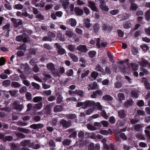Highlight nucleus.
I'll return each mask as SVG.
<instances>
[{
    "instance_id": "1",
    "label": "nucleus",
    "mask_w": 150,
    "mask_h": 150,
    "mask_svg": "<svg viewBox=\"0 0 150 150\" xmlns=\"http://www.w3.org/2000/svg\"><path fill=\"white\" fill-rule=\"evenodd\" d=\"M54 45L55 46L57 50V54L59 55H63L66 54V52L64 49L63 48L62 46L60 44L56 43Z\"/></svg>"
},
{
    "instance_id": "2",
    "label": "nucleus",
    "mask_w": 150,
    "mask_h": 150,
    "mask_svg": "<svg viewBox=\"0 0 150 150\" xmlns=\"http://www.w3.org/2000/svg\"><path fill=\"white\" fill-rule=\"evenodd\" d=\"M13 107L14 110L20 111L23 108L24 106L23 104H20L18 101L15 100L13 103Z\"/></svg>"
},
{
    "instance_id": "3",
    "label": "nucleus",
    "mask_w": 150,
    "mask_h": 150,
    "mask_svg": "<svg viewBox=\"0 0 150 150\" xmlns=\"http://www.w3.org/2000/svg\"><path fill=\"white\" fill-rule=\"evenodd\" d=\"M59 124L63 128H67L71 126L72 122L70 120L67 121L64 119H62L59 121Z\"/></svg>"
},
{
    "instance_id": "4",
    "label": "nucleus",
    "mask_w": 150,
    "mask_h": 150,
    "mask_svg": "<svg viewBox=\"0 0 150 150\" xmlns=\"http://www.w3.org/2000/svg\"><path fill=\"white\" fill-rule=\"evenodd\" d=\"M101 26L103 30L107 33H110L112 30V27L110 26L106 23H102Z\"/></svg>"
},
{
    "instance_id": "5",
    "label": "nucleus",
    "mask_w": 150,
    "mask_h": 150,
    "mask_svg": "<svg viewBox=\"0 0 150 150\" xmlns=\"http://www.w3.org/2000/svg\"><path fill=\"white\" fill-rule=\"evenodd\" d=\"M100 25L98 23L93 25L91 28L93 33L97 34L100 31Z\"/></svg>"
},
{
    "instance_id": "6",
    "label": "nucleus",
    "mask_w": 150,
    "mask_h": 150,
    "mask_svg": "<svg viewBox=\"0 0 150 150\" xmlns=\"http://www.w3.org/2000/svg\"><path fill=\"white\" fill-rule=\"evenodd\" d=\"M85 105L82 108L85 109L87 107H93L95 105L96 103L95 102L92 100H87L84 101Z\"/></svg>"
},
{
    "instance_id": "7",
    "label": "nucleus",
    "mask_w": 150,
    "mask_h": 150,
    "mask_svg": "<svg viewBox=\"0 0 150 150\" xmlns=\"http://www.w3.org/2000/svg\"><path fill=\"white\" fill-rule=\"evenodd\" d=\"M76 49L81 53L87 52L88 50L86 45H80L76 47Z\"/></svg>"
},
{
    "instance_id": "8",
    "label": "nucleus",
    "mask_w": 150,
    "mask_h": 150,
    "mask_svg": "<svg viewBox=\"0 0 150 150\" xmlns=\"http://www.w3.org/2000/svg\"><path fill=\"white\" fill-rule=\"evenodd\" d=\"M11 20L14 24V26L16 27H18L20 25L22 24V21L21 19H16L14 18H12L11 19Z\"/></svg>"
},
{
    "instance_id": "9",
    "label": "nucleus",
    "mask_w": 150,
    "mask_h": 150,
    "mask_svg": "<svg viewBox=\"0 0 150 150\" xmlns=\"http://www.w3.org/2000/svg\"><path fill=\"white\" fill-rule=\"evenodd\" d=\"M99 6L100 9L103 11H108L109 10L108 6L106 5L105 2L103 0H102L100 1Z\"/></svg>"
},
{
    "instance_id": "10",
    "label": "nucleus",
    "mask_w": 150,
    "mask_h": 150,
    "mask_svg": "<svg viewBox=\"0 0 150 150\" xmlns=\"http://www.w3.org/2000/svg\"><path fill=\"white\" fill-rule=\"evenodd\" d=\"M88 6L90 7L91 9L93 11H98V8L96 7V4L94 2L89 1L88 2Z\"/></svg>"
},
{
    "instance_id": "11",
    "label": "nucleus",
    "mask_w": 150,
    "mask_h": 150,
    "mask_svg": "<svg viewBox=\"0 0 150 150\" xmlns=\"http://www.w3.org/2000/svg\"><path fill=\"white\" fill-rule=\"evenodd\" d=\"M103 92L102 90H97L95 91H93V93L91 96L92 98H97V95L101 96L102 95Z\"/></svg>"
},
{
    "instance_id": "12",
    "label": "nucleus",
    "mask_w": 150,
    "mask_h": 150,
    "mask_svg": "<svg viewBox=\"0 0 150 150\" xmlns=\"http://www.w3.org/2000/svg\"><path fill=\"white\" fill-rule=\"evenodd\" d=\"M10 27V24L9 23H7L4 25L2 29L6 31V37H8L9 36V33L10 31L9 29Z\"/></svg>"
},
{
    "instance_id": "13",
    "label": "nucleus",
    "mask_w": 150,
    "mask_h": 150,
    "mask_svg": "<svg viewBox=\"0 0 150 150\" xmlns=\"http://www.w3.org/2000/svg\"><path fill=\"white\" fill-rule=\"evenodd\" d=\"M43 104L42 102H40L38 103L35 104L32 108V110L34 111H36L40 110Z\"/></svg>"
},
{
    "instance_id": "14",
    "label": "nucleus",
    "mask_w": 150,
    "mask_h": 150,
    "mask_svg": "<svg viewBox=\"0 0 150 150\" xmlns=\"http://www.w3.org/2000/svg\"><path fill=\"white\" fill-rule=\"evenodd\" d=\"M13 139L12 136H5L2 134L1 133V139H2L4 141L6 142L7 141H11Z\"/></svg>"
},
{
    "instance_id": "15",
    "label": "nucleus",
    "mask_w": 150,
    "mask_h": 150,
    "mask_svg": "<svg viewBox=\"0 0 150 150\" xmlns=\"http://www.w3.org/2000/svg\"><path fill=\"white\" fill-rule=\"evenodd\" d=\"M74 12L77 16H81L83 13V11L79 7H75L74 9Z\"/></svg>"
},
{
    "instance_id": "16",
    "label": "nucleus",
    "mask_w": 150,
    "mask_h": 150,
    "mask_svg": "<svg viewBox=\"0 0 150 150\" xmlns=\"http://www.w3.org/2000/svg\"><path fill=\"white\" fill-rule=\"evenodd\" d=\"M44 127L43 124L39 123L38 124H33L30 126V127L31 128L36 129H40Z\"/></svg>"
},
{
    "instance_id": "17",
    "label": "nucleus",
    "mask_w": 150,
    "mask_h": 150,
    "mask_svg": "<svg viewBox=\"0 0 150 150\" xmlns=\"http://www.w3.org/2000/svg\"><path fill=\"white\" fill-rule=\"evenodd\" d=\"M65 34L69 38H75L76 37V35L71 31L67 30L65 31Z\"/></svg>"
},
{
    "instance_id": "18",
    "label": "nucleus",
    "mask_w": 150,
    "mask_h": 150,
    "mask_svg": "<svg viewBox=\"0 0 150 150\" xmlns=\"http://www.w3.org/2000/svg\"><path fill=\"white\" fill-rule=\"evenodd\" d=\"M139 63L142 67H145L148 64V61L144 58L141 59V60L139 61Z\"/></svg>"
},
{
    "instance_id": "19",
    "label": "nucleus",
    "mask_w": 150,
    "mask_h": 150,
    "mask_svg": "<svg viewBox=\"0 0 150 150\" xmlns=\"http://www.w3.org/2000/svg\"><path fill=\"white\" fill-rule=\"evenodd\" d=\"M119 116L121 119L125 118L126 116L125 111V110L122 109L119 110L118 112Z\"/></svg>"
},
{
    "instance_id": "20",
    "label": "nucleus",
    "mask_w": 150,
    "mask_h": 150,
    "mask_svg": "<svg viewBox=\"0 0 150 150\" xmlns=\"http://www.w3.org/2000/svg\"><path fill=\"white\" fill-rule=\"evenodd\" d=\"M63 110V108L62 105H56L54 108V111L55 112H57L62 111Z\"/></svg>"
},
{
    "instance_id": "21",
    "label": "nucleus",
    "mask_w": 150,
    "mask_h": 150,
    "mask_svg": "<svg viewBox=\"0 0 150 150\" xmlns=\"http://www.w3.org/2000/svg\"><path fill=\"white\" fill-rule=\"evenodd\" d=\"M90 19L88 18L85 19L83 23L84 26H85L87 28H90L91 25V24L90 23Z\"/></svg>"
},
{
    "instance_id": "22",
    "label": "nucleus",
    "mask_w": 150,
    "mask_h": 150,
    "mask_svg": "<svg viewBox=\"0 0 150 150\" xmlns=\"http://www.w3.org/2000/svg\"><path fill=\"white\" fill-rule=\"evenodd\" d=\"M68 55L73 62H76L78 61V59L77 57L74 54L71 53H69Z\"/></svg>"
},
{
    "instance_id": "23",
    "label": "nucleus",
    "mask_w": 150,
    "mask_h": 150,
    "mask_svg": "<svg viewBox=\"0 0 150 150\" xmlns=\"http://www.w3.org/2000/svg\"><path fill=\"white\" fill-rule=\"evenodd\" d=\"M138 6L135 3H132L129 8L130 10L136 11L138 8Z\"/></svg>"
},
{
    "instance_id": "24",
    "label": "nucleus",
    "mask_w": 150,
    "mask_h": 150,
    "mask_svg": "<svg viewBox=\"0 0 150 150\" xmlns=\"http://www.w3.org/2000/svg\"><path fill=\"white\" fill-rule=\"evenodd\" d=\"M143 125V124H140L135 125L134 127V129L136 131L139 132L142 130Z\"/></svg>"
},
{
    "instance_id": "25",
    "label": "nucleus",
    "mask_w": 150,
    "mask_h": 150,
    "mask_svg": "<svg viewBox=\"0 0 150 150\" xmlns=\"http://www.w3.org/2000/svg\"><path fill=\"white\" fill-rule=\"evenodd\" d=\"M53 103H50L49 104L47 105L46 107H45V110H46V112L47 113H50V111L52 109V108L53 106Z\"/></svg>"
},
{
    "instance_id": "26",
    "label": "nucleus",
    "mask_w": 150,
    "mask_h": 150,
    "mask_svg": "<svg viewBox=\"0 0 150 150\" xmlns=\"http://www.w3.org/2000/svg\"><path fill=\"white\" fill-rule=\"evenodd\" d=\"M47 67L49 70L51 71H54L55 68L54 64L52 63H50L47 64Z\"/></svg>"
},
{
    "instance_id": "27",
    "label": "nucleus",
    "mask_w": 150,
    "mask_h": 150,
    "mask_svg": "<svg viewBox=\"0 0 150 150\" xmlns=\"http://www.w3.org/2000/svg\"><path fill=\"white\" fill-rule=\"evenodd\" d=\"M130 65L133 71H136L138 70L139 66L136 63H130Z\"/></svg>"
},
{
    "instance_id": "28",
    "label": "nucleus",
    "mask_w": 150,
    "mask_h": 150,
    "mask_svg": "<svg viewBox=\"0 0 150 150\" xmlns=\"http://www.w3.org/2000/svg\"><path fill=\"white\" fill-rule=\"evenodd\" d=\"M103 99L107 101H111L113 99V98L110 95H105L103 97Z\"/></svg>"
},
{
    "instance_id": "29",
    "label": "nucleus",
    "mask_w": 150,
    "mask_h": 150,
    "mask_svg": "<svg viewBox=\"0 0 150 150\" xmlns=\"http://www.w3.org/2000/svg\"><path fill=\"white\" fill-rule=\"evenodd\" d=\"M140 48L142 49L143 51L145 52H146L149 49V47L147 44H143L140 46Z\"/></svg>"
},
{
    "instance_id": "30",
    "label": "nucleus",
    "mask_w": 150,
    "mask_h": 150,
    "mask_svg": "<svg viewBox=\"0 0 150 150\" xmlns=\"http://www.w3.org/2000/svg\"><path fill=\"white\" fill-rule=\"evenodd\" d=\"M30 142V141L28 140H25L24 141H21L20 142V145L21 146H25L29 144Z\"/></svg>"
},
{
    "instance_id": "31",
    "label": "nucleus",
    "mask_w": 150,
    "mask_h": 150,
    "mask_svg": "<svg viewBox=\"0 0 150 150\" xmlns=\"http://www.w3.org/2000/svg\"><path fill=\"white\" fill-rule=\"evenodd\" d=\"M67 49L71 52H75L77 50L76 49L75 46L71 44L68 45Z\"/></svg>"
},
{
    "instance_id": "32",
    "label": "nucleus",
    "mask_w": 150,
    "mask_h": 150,
    "mask_svg": "<svg viewBox=\"0 0 150 150\" xmlns=\"http://www.w3.org/2000/svg\"><path fill=\"white\" fill-rule=\"evenodd\" d=\"M13 8L17 10H22L23 8V6L21 4H15L13 6Z\"/></svg>"
},
{
    "instance_id": "33",
    "label": "nucleus",
    "mask_w": 150,
    "mask_h": 150,
    "mask_svg": "<svg viewBox=\"0 0 150 150\" xmlns=\"http://www.w3.org/2000/svg\"><path fill=\"white\" fill-rule=\"evenodd\" d=\"M133 104L132 100H127L125 102L124 105L126 108H128L129 106H132Z\"/></svg>"
},
{
    "instance_id": "34",
    "label": "nucleus",
    "mask_w": 150,
    "mask_h": 150,
    "mask_svg": "<svg viewBox=\"0 0 150 150\" xmlns=\"http://www.w3.org/2000/svg\"><path fill=\"white\" fill-rule=\"evenodd\" d=\"M21 85L18 82L13 81L11 82V86L14 88H18Z\"/></svg>"
},
{
    "instance_id": "35",
    "label": "nucleus",
    "mask_w": 150,
    "mask_h": 150,
    "mask_svg": "<svg viewBox=\"0 0 150 150\" xmlns=\"http://www.w3.org/2000/svg\"><path fill=\"white\" fill-rule=\"evenodd\" d=\"M145 17L146 20L149 21L150 20V9L146 11L145 13Z\"/></svg>"
},
{
    "instance_id": "36",
    "label": "nucleus",
    "mask_w": 150,
    "mask_h": 150,
    "mask_svg": "<svg viewBox=\"0 0 150 150\" xmlns=\"http://www.w3.org/2000/svg\"><path fill=\"white\" fill-rule=\"evenodd\" d=\"M5 103V107L4 108H1V110H4L6 112H9L10 109L7 107V105L8 104V102L6 101H4Z\"/></svg>"
},
{
    "instance_id": "37",
    "label": "nucleus",
    "mask_w": 150,
    "mask_h": 150,
    "mask_svg": "<svg viewBox=\"0 0 150 150\" xmlns=\"http://www.w3.org/2000/svg\"><path fill=\"white\" fill-rule=\"evenodd\" d=\"M66 116L68 119L73 120L76 117V115L74 114H68Z\"/></svg>"
},
{
    "instance_id": "38",
    "label": "nucleus",
    "mask_w": 150,
    "mask_h": 150,
    "mask_svg": "<svg viewBox=\"0 0 150 150\" xmlns=\"http://www.w3.org/2000/svg\"><path fill=\"white\" fill-rule=\"evenodd\" d=\"M131 24L129 21H127L123 24V28L125 29H129L131 27Z\"/></svg>"
},
{
    "instance_id": "39",
    "label": "nucleus",
    "mask_w": 150,
    "mask_h": 150,
    "mask_svg": "<svg viewBox=\"0 0 150 150\" xmlns=\"http://www.w3.org/2000/svg\"><path fill=\"white\" fill-rule=\"evenodd\" d=\"M23 36L22 41L24 42H27L28 40L30 38L29 36L26 33H23Z\"/></svg>"
},
{
    "instance_id": "40",
    "label": "nucleus",
    "mask_w": 150,
    "mask_h": 150,
    "mask_svg": "<svg viewBox=\"0 0 150 150\" xmlns=\"http://www.w3.org/2000/svg\"><path fill=\"white\" fill-rule=\"evenodd\" d=\"M42 98L41 96H36L33 98V101L34 103H37L41 101Z\"/></svg>"
},
{
    "instance_id": "41",
    "label": "nucleus",
    "mask_w": 150,
    "mask_h": 150,
    "mask_svg": "<svg viewBox=\"0 0 150 150\" xmlns=\"http://www.w3.org/2000/svg\"><path fill=\"white\" fill-rule=\"evenodd\" d=\"M73 93H76L78 95L80 96L81 97H83V92L82 90H76L75 91H74Z\"/></svg>"
},
{
    "instance_id": "42",
    "label": "nucleus",
    "mask_w": 150,
    "mask_h": 150,
    "mask_svg": "<svg viewBox=\"0 0 150 150\" xmlns=\"http://www.w3.org/2000/svg\"><path fill=\"white\" fill-rule=\"evenodd\" d=\"M87 127L88 129L91 131H94L98 129L97 127H96L93 126V125L90 124L88 125Z\"/></svg>"
},
{
    "instance_id": "43",
    "label": "nucleus",
    "mask_w": 150,
    "mask_h": 150,
    "mask_svg": "<svg viewBox=\"0 0 150 150\" xmlns=\"http://www.w3.org/2000/svg\"><path fill=\"white\" fill-rule=\"evenodd\" d=\"M95 69L96 71L100 72H102L104 71L103 69L102 68L100 65L99 64H97L96 66Z\"/></svg>"
},
{
    "instance_id": "44",
    "label": "nucleus",
    "mask_w": 150,
    "mask_h": 150,
    "mask_svg": "<svg viewBox=\"0 0 150 150\" xmlns=\"http://www.w3.org/2000/svg\"><path fill=\"white\" fill-rule=\"evenodd\" d=\"M18 130L20 132L25 134L28 133L29 132V130L28 129L21 127H18Z\"/></svg>"
},
{
    "instance_id": "45",
    "label": "nucleus",
    "mask_w": 150,
    "mask_h": 150,
    "mask_svg": "<svg viewBox=\"0 0 150 150\" xmlns=\"http://www.w3.org/2000/svg\"><path fill=\"white\" fill-rule=\"evenodd\" d=\"M122 83L121 82H116L115 83V87L116 88H120L122 86Z\"/></svg>"
},
{
    "instance_id": "46",
    "label": "nucleus",
    "mask_w": 150,
    "mask_h": 150,
    "mask_svg": "<svg viewBox=\"0 0 150 150\" xmlns=\"http://www.w3.org/2000/svg\"><path fill=\"white\" fill-rule=\"evenodd\" d=\"M117 32L119 37L120 38H122L123 37L124 33L121 30L118 29L117 30Z\"/></svg>"
},
{
    "instance_id": "47",
    "label": "nucleus",
    "mask_w": 150,
    "mask_h": 150,
    "mask_svg": "<svg viewBox=\"0 0 150 150\" xmlns=\"http://www.w3.org/2000/svg\"><path fill=\"white\" fill-rule=\"evenodd\" d=\"M117 96L119 100L120 101L124 100L125 98L124 94L122 93H118Z\"/></svg>"
},
{
    "instance_id": "48",
    "label": "nucleus",
    "mask_w": 150,
    "mask_h": 150,
    "mask_svg": "<svg viewBox=\"0 0 150 150\" xmlns=\"http://www.w3.org/2000/svg\"><path fill=\"white\" fill-rule=\"evenodd\" d=\"M90 71L89 70H88L84 73L82 74L81 77L82 79H83L86 76L88 75L90 73Z\"/></svg>"
},
{
    "instance_id": "49",
    "label": "nucleus",
    "mask_w": 150,
    "mask_h": 150,
    "mask_svg": "<svg viewBox=\"0 0 150 150\" xmlns=\"http://www.w3.org/2000/svg\"><path fill=\"white\" fill-rule=\"evenodd\" d=\"M137 105L139 107H142L144 105V102L143 100H140L137 102Z\"/></svg>"
},
{
    "instance_id": "50",
    "label": "nucleus",
    "mask_w": 150,
    "mask_h": 150,
    "mask_svg": "<svg viewBox=\"0 0 150 150\" xmlns=\"http://www.w3.org/2000/svg\"><path fill=\"white\" fill-rule=\"evenodd\" d=\"M96 54V52L95 51H89L88 53L89 57L91 58H93Z\"/></svg>"
},
{
    "instance_id": "51",
    "label": "nucleus",
    "mask_w": 150,
    "mask_h": 150,
    "mask_svg": "<svg viewBox=\"0 0 150 150\" xmlns=\"http://www.w3.org/2000/svg\"><path fill=\"white\" fill-rule=\"evenodd\" d=\"M62 96L60 95H59L57 98V104H60L62 101Z\"/></svg>"
},
{
    "instance_id": "52",
    "label": "nucleus",
    "mask_w": 150,
    "mask_h": 150,
    "mask_svg": "<svg viewBox=\"0 0 150 150\" xmlns=\"http://www.w3.org/2000/svg\"><path fill=\"white\" fill-rule=\"evenodd\" d=\"M98 73L96 72L93 71L91 74V77L93 78L94 79H96L98 76Z\"/></svg>"
},
{
    "instance_id": "53",
    "label": "nucleus",
    "mask_w": 150,
    "mask_h": 150,
    "mask_svg": "<svg viewBox=\"0 0 150 150\" xmlns=\"http://www.w3.org/2000/svg\"><path fill=\"white\" fill-rule=\"evenodd\" d=\"M36 18L38 19L39 21L43 20L44 19V16L40 13H39L35 16Z\"/></svg>"
},
{
    "instance_id": "54",
    "label": "nucleus",
    "mask_w": 150,
    "mask_h": 150,
    "mask_svg": "<svg viewBox=\"0 0 150 150\" xmlns=\"http://www.w3.org/2000/svg\"><path fill=\"white\" fill-rule=\"evenodd\" d=\"M16 135L17 137L19 138H24L25 137V135L22 133H17Z\"/></svg>"
},
{
    "instance_id": "55",
    "label": "nucleus",
    "mask_w": 150,
    "mask_h": 150,
    "mask_svg": "<svg viewBox=\"0 0 150 150\" xmlns=\"http://www.w3.org/2000/svg\"><path fill=\"white\" fill-rule=\"evenodd\" d=\"M120 137L123 141L126 140L127 139V137L124 133H121L120 134Z\"/></svg>"
},
{
    "instance_id": "56",
    "label": "nucleus",
    "mask_w": 150,
    "mask_h": 150,
    "mask_svg": "<svg viewBox=\"0 0 150 150\" xmlns=\"http://www.w3.org/2000/svg\"><path fill=\"white\" fill-rule=\"evenodd\" d=\"M131 94L133 97L134 98H137L138 97V95L136 91H132L131 92Z\"/></svg>"
},
{
    "instance_id": "57",
    "label": "nucleus",
    "mask_w": 150,
    "mask_h": 150,
    "mask_svg": "<svg viewBox=\"0 0 150 150\" xmlns=\"http://www.w3.org/2000/svg\"><path fill=\"white\" fill-rule=\"evenodd\" d=\"M11 79L13 81H18L20 80V79L17 75L15 74L12 75L11 77Z\"/></svg>"
},
{
    "instance_id": "58",
    "label": "nucleus",
    "mask_w": 150,
    "mask_h": 150,
    "mask_svg": "<svg viewBox=\"0 0 150 150\" xmlns=\"http://www.w3.org/2000/svg\"><path fill=\"white\" fill-rule=\"evenodd\" d=\"M49 144L50 146L52 147V148L55 147L56 146L55 143L54 142V140L52 139L50 140Z\"/></svg>"
},
{
    "instance_id": "59",
    "label": "nucleus",
    "mask_w": 150,
    "mask_h": 150,
    "mask_svg": "<svg viewBox=\"0 0 150 150\" xmlns=\"http://www.w3.org/2000/svg\"><path fill=\"white\" fill-rule=\"evenodd\" d=\"M145 99L149 100L148 101V105L150 107V92L147 93L145 97Z\"/></svg>"
},
{
    "instance_id": "60",
    "label": "nucleus",
    "mask_w": 150,
    "mask_h": 150,
    "mask_svg": "<svg viewBox=\"0 0 150 150\" xmlns=\"http://www.w3.org/2000/svg\"><path fill=\"white\" fill-rule=\"evenodd\" d=\"M110 14L112 15H115L117 14L119 12L118 9L112 10L110 12Z\"/></svg>"
},
{
    "instance_id": "61",
    "label": "nucleus",
    "mask_w": 150,
    "mask_h": 150,
    "mask_svg": "<svg viewBox=\"0 0 150 150\" xmlns=\"http://www.w3.org/2000/svg\"><path fill=\"white\" fill-rule=\"evenodd\" d=\"M31 85L32 86L37 89L38 90L40 89V86L38 84L34 82H32L31 83Z\"/></svg>"
},
{
    "instance_id": "62",
    "label": "nucleus",
    "mask_w": 150,
    "mask_h": 150,
    "mask_svg": "<svg viewBox=\"0 0 150 150\" xmlns=\"http://www.w3.org/2000/svg\"><path fill=\"white\" fill-rule=\"evenodd\" d=\"M71 23L70 25L72 26H75L76 24V20L74 19L71 18L70 19Z\"/></svg>"
},
{
    "instance_id": "63",
    "label": "nucleus",
    "mask_w": 150,
    "mask_h": 150,
    "mask_svg": "<svg viewBox=\"0 0 150 150\" xmlns=\"http://www.w3.org/2000/svg\"><path fill=\"white\" fill-rule=\"evenodd\" d=\"M66 73L67 76H71L73 74V71L72 69L68 70L66 71Z\"/></svg>"
},
{
    "instance_id": "64",
    "label": "nucleus",
    "mask_w": 150,
    "mask_h": 150,
    "mask_svg": "<svg viewBox=\"0 0 150 150\" xmlns=\"http://www.w3.org/2000/svg\"><path fill=\"white\" fill-rule=\"evenodd\" d=\"M109 121L111 124H113L115 122V118L114 116H111L109 118Z\"/></svg>"
}]
</instances>
